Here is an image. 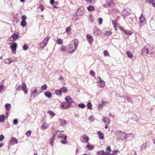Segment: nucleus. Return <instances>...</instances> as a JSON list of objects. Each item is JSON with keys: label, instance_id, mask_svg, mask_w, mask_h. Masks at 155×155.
I'll return each instance as SVG.
<instances>
[{"label": "nucleus", "instance_id": "8", "mask_svg": "<svg viewBox=\"0 0 155 155\" xmlns=\"http://www.w3.org/2000/svg\"><path fill=\"white\" fill-rule=\"evenodd\" d=\"M89 139L87 136L84 135L81 137V140L83 143H87Z\"/></svg>", "mask_w": 155, "mask_h": 155}, {"label": "nucleus", "instance_id": "41", "mask_svg": "<svg viewBox=\"0 0 155 155\" xmlns=\"http://www.w3.org/2000/svg\"><path fill=\"white\" fill-rule=\"evenodd\" d=\"M55 94L61 96L62 94L60 90H56L55 91Z\"/></svg>", "mask_w": 155, "mask_h": 155}, {"label": "nucleus", "instance_id": "15", "mask_svg": "<svg viewBox=\"0 0 155 155\" xmlns=\"http://www.w3.org/2000/svg\"><path fill=\"white\" fill-rule=\"evenodd\" d=\"M18 143V140L16 138L13 137L11 140L10 144L11 145H13L17 143Z\"/></svg>", "mask_w": 155, "mask_h": 155}, {"label": "nucleus", "instance_id": "58", "mask_svg": "<svg viewBox=\"0 0 155 155\" xmlns=\"http://www.w3.org/2000/svg\"><path fill=\"white\" fill-rule=\"evenodd\" d=\"M66 104L65 102H63L61 104V106L62 107H63L64 109V107H65V104Z\"/></svg>", "mask_w": 155, "mask_h": 155}, {"label": "nucleus", "instance_id": "7", "mask_svg": "<svg viewBox=\"0 0 155 155\" xmlns=\"http://www.w3.org/2000/svg\"><path fill=\"white\" fill-rule=\"evenodd\" d=\"M140 25L142 26L146 23V19L145 17L141 14L140 18Z\"/></svg>", "mask_w": 155, "mask_h": 155}, {"label": "nucleus", "instance_id": "40", "mask_svg": "<svg viewBox=\"0 0 155 155\" xmlns=\"http://www.w3.org/2000/svg\"><path fill=\"white\" fill-rule=\"evenodd\" d=\"M112 34L111 31H105L104 34L107 36L110 35Z\"/></svg>", "mask_w": 155, "mask_h": 155}, {"label": "nucleus", "instance_id": "17", "mask_svg": "<svg viewBox=\"0 0 155 155\" xmlns=\"http://www.w3.org/2000/svg\"><path fill=\"white\" fill-rule=\"evenodd\" d=\"M97 134L100 139L102 140L104 139V134L101 131H97Z\"/></svg>", "mask_w": 155, "mask_h": 155}, {"label": "nucleus", "instance_id": "46", "mask_svg": "<svg viewBox=\"0 0 155 155\" xmlns=\"http://www.w3.org/2000/svg\"><path fill=\"white\" fill-rule=\"evenodd\" d=\"M12 36L13 38V39H14L15 41L17 39L18 37V35L15 34H13L12 35Z\"/></svg>", "mask_w": 155, "mask_h": 155}, {"label": "nucleus", "instance_id": "25", "mask_svg": "<svg viewBox=\"0 0 155 155\" xmlns=\"http://www.w3.org/2000/svg\"><path fill=\"white\" fill-rule=\"evenodd\" d=\"M45 96L48 98H50L52 97L51 93L47 91L45 93Z\"/></svg>", "mask_w": 155, "mask_h": 155}, {"label": "nucleus", "instance_id": "34", "mask_svg": "<svg viewBox=\"0 0 155 155\" xmlns=\"http://www.w3.org/2000/svg\"><path fill=\"white\" fill-rule=\"evenodd\" d=\"M67 50L66 47L64 45H62L61 47V48L60 49V50L61 52H64L66 51Z\"/></svg>", "mask_w": 155, "mask_h": 155}, {"label": "nucleus", "instance_id": "59", "mask_svg": "<svg viewBox=\"0 0 155 155\" xmlns=\"http://www.w3.org/2000/svg\"><path fill=\"white\" fill-rule=\"evenodd\" d=\"M126 98L128 102L130 103H132V101L131 98L129 97H127Z\"/></svg>", "mask_w": 155, "mask_h": 155}, {"label": "nucleus", "instance_id": "35", "mask_svg": "<svg viewBox=\"0 0 155 155\" xmlns=\"http://www.w3.org/2000/svg\"><path fill=\"white\" fill-rule=\"evenodd\" d=\"M48 126V125L47 124H43L41 127V129L42 130H44Z\"/></svg>", "mask_w": 155, "mask_h": 155}, {"label": "nucleus", "instance_id": "28", "mask_svg": "<svg viewBox=\"0 0 155 155\" xmlns=\"http://www.w3.org/2000/svg\"><path fill=\"white\" fill-rule=\"evenodd\" d=\"M123 12L126 15H128L130 13L129 10L127 8H125L123 9Z\"/></svg>", "mask_w": 155, "mask_h": 155}, {"label": "nucleus", "instance_id": "60", "mask_svg": "<svg viewBox=\"0 0 155 155\" xmlns=\"http://www.w3.org/2000/svg\"><path fill=\"white\" fill-rule=\"evenodd\" d=\"M38 8H39V9H41V11H43L45 9L43 7L42 5H40L38 7Z\"/></svg>", "mask_w": 155, "mask_h": 155}, {"label": "nucleus", "instance_id": "47", "mask_svg": "<svg viewBox=\"0 0 155 155\" xmlns=\"http://www.w3.org/2000/svg\"><path fill=\"white\" fill-rule=\"evenodd\" d=\"M65 107H64V109H67L70 107L71 106V104L68 103H66L65 104Z\"/></svg>", "mask_w": 155, "mask_h": 155}, {"label": "nucleus", "instance_id": "38", "mask_svg": "<svg viewBox=\"0 0 155 155\" xmlns=\"http://www.w3.org/2000/svg\"><path fill=\"white\" fill-rule=\"evenodd\" d=\"M70 30L71 28L70 27H68L66 28V31L67 34H71V32Z\"/></svg>", "mask_w": 155, "mask_h": 155}, {"label": "nucleus", "instance_id": "24", "mask_svg": "<svg viewBox=\"0 0 155 155\" xmlns=\"http://www.w3.org/2000/svg\"><path fill=\"white\" fill-rule=\"evenodd\" d=\"M86 147L89 150H91L94 148L93 145H91L90 144H88L86 146Z\"/></svg>", "mask_w": 155, "mask_h": 155}, {"label": "nucleus", "instance_id": "45", "mask_svg": "<svg viewBox=\"0 0 155 155\" xmlns=\"http://www.w3.org/2000/svg\"><path fill=\"white\" fill-rule=\"evenodd\" d=\"M89 4H93L95 2V0H85Z\"/></svg>", "mask_w": 155, "mask_h": 155}, {"label": "nucleus", "instance_id": "36", "mask_svg": "<svg viewBox=\"0 0 155 155\" xmlns=\"http://www.w3.org/2000/svg\"><path fill=\"white\" fill-rule=\"evenodd\" d=\"M21 24L22 27H24L26 25V22L25 20H22Z\"/></svg>", "mask_w": 155, "mask_h": 155}, {"label": "nucleus", "instance_id": "64", "mask_svg": "<svg viewBox=\"0 0 155 155\" xmlns=\"http://www.w3.org/2000/svg\"><path fill=\"white\" fill-rule=\"evenodd\" d=\"M22 20H25L27 19L26 16L25 15H23L22 16Z\"/></svg>", "mask_w": 155, "mask_h": 155}, {"label": "nucleus", "instance_id": "42", "mask_svg": "<svg viewBox=\"0 0 155 155\" xmlns=\"http://www.w3.org/2000/svg\"><path fill=\"white\" fill-rule=\"evenodd\" d=\"M81 9H79V8L78 10H77V11H76V12L78 14V15H83L84 12V11L83 10H82V11L81 12V13H79V12L80 11H81Z\"/></svg>", "mask_w": 155, "mask_h": 155}, {"label": "nucleus", "instance_id": "21", "mask_svg": "<svg viewBox=\"0 0 155 155\" xmlns=\"http://www.w3.org/2000/svg\"><path fill=\"white\" fill-rule=\"evenodd\" d=\"M99 86L100 87H104L105 86V82L103 81L102 80L99 83V84H98Z\"/></svg>", "mask_w": 155, "mask_h": 155}, {"label": "nucleus", "instance_id": "37", "mask_svg": "<svg viewBox=\"0 0 155 155\" xmlns=\"http://www.w3.org/2000/svg\"><path fill=\"white\" fill-rule=\"evenodd\" d=\"M124 32L127 34L130 35L132 34V32L131 31L127 30H125L124 31Z\"/></svg>", "mask_w": 155, "mask_h": 155}, {"label": "nucleus", "instance_id": "32", "mask_svg": "<svg viewBox=\"0 0 155 155\" xmlns=\"http://www.w3.org/2000/svg\"><path fill=\"white\" fill-rule=\"evenodd\" d=\"M5 87L3 85V84H0V94L1 92H2L3 91H5Z\"/></svg>", "mask_w": 155, "mask_h": 155}, {"label": "nucleus", "instance_id": "55", "mask_svg": "<svg viewBox=\"0 0 155 155\" xmlns=\"http://www.w3.org/2000/svg\"><path fill=\"white\" fill-rule=\"evenodd\" d=\"M90 21L91 22H93L94 21V20L93 18V17L92 15H90V18H89Z\"/></svg>", "mask_w": 155, "mask_h": 155}, {"label": "nucleus", "instance_id": "23", "mask_svg": "<svg viewBox=\"0 0 155 155\" xmlns=\"http://www.w3.org/2000/svg\"><path fill=\"white\" fill-rule=\"evenodd\" d=\"M57 43L59 45H62L63 43V40L60 38H58L56 41Z\"/></svg>", "mask_w": 155, "mask_h": 155}, {"label": "nucleus", "instance_id": "29", "mask_svg": "<svg viewBox=\"0 0 155 155\" xmlns=\"http://www.w3.org/2000/svg\"><path fill=\"white\" fill-rule=\"evenodd\" d=\"M5 108L8 110H9L11 108V105L10 104L7 103L5 105Z\"/></svg>", "mask_w": 155, "mask_h": 155}, {"label": "nucleus", "instance_id": "19", "mask_svg": "<svg viewBox=\"0 0 155 155\" xmlns=\"http://www.w3.org/2000/svg\"><path fill=\"white\" fill-rule=\"evenodd\" d=\"M103 121L104 122L107 123L108 124H109L110 122V120L109 117H104L103 118Z\"/></svg>", "mask_w": 155, "mask_h": 155}, {"label": "nucleus", "instance_id": "62", "mask_svg": "<svg viewBox=\"0 0 155 155\" xmlns=\"http://www.w3.org/2000/svg\"><path fill=\"white\" fill-rule=\"evenodd\" d=\"M145 144L144 143L142 144L141 146V150H143L145 149Z\"/></svg>", "mask_w": 155, "mask_h": 155}, {"label": "nucleus", "instance_id": "53", "mask_svg": "<svg viewBox=\"0 0 155 155\" xmlns=\"http://www.w3.org/2000/svg\"><path fill=\"white\" fill-rule=\"evenodd\" d=\"M111 151V150L110 147L108 146L106 149V151H107V152H109V153Z\"/></svg>", "mask_w": 155, "mask_h": 155}, {"label": "nucleus", "instance_id": "48", "mask_svg": "<svg viewBox=\"0 0 155 155\" xmlns=\"http://www.w3.org/2000/svg\"><path fill=\"white\" fill-rule=\"evenodd\" d=\"M87 108L90 110L92 109V105L91 102H89L87 104Z\"/></svg>", "mask_w": 155, "mask_h": 155}, {"label": "nucleus", "instance_id": "33", "mask_svg": "<svg viewBox=\"0 0 155 155\" xmlns=\"http://www.w3.org/2000/svg\"><path fill=\"white\" fill-rule=\"evenodd\" d=\"M48 113L52 117H53L55 115V113L51 110L48 111Z\"/></svg>", "mask_w": 155, "mask_h": 155}, {"label": "nucleus", "instance_id": "52", "mask_svg": "<svg viewBox=\"0 0 155 155\" xmlns=\"http://www.w3.org/2000/svg\"><path fill=\"white\" fill-rule=\"evenodd\" d=\"M98 21L99 24L100 25H101L102 24V21H103L102 18H99L98 19Z\"/></svg>", "mask_w": 155, "mask_h": 155}, {"label": "nucleus", "instance_id": "39", "mask_svg": "<svg viewBox=\"0 0 155 155\" xmlns=\"http://www.w3.org/2000/svg\"><path fill=\"white\" fill-rule=\"evenodd\" d=\"M78 106L79 108H84L86 106L83 103H81L78 104Z\"/></svg>", "mask_w": 155, "mask_h": 155}, {"label": "nucleus", "instance_id": "31", "mask_svg": "<svg viewBox=\"0 0 155 155\" xmlns=\"http://www.w3.org/2000/svg\"><path fill=\"white\" fill-rule=\"evenodd\" d=\"M126 54L127 55L129 58H133V55L132 54V53L130 51H127L126 52Z\"/></svg>", "mask_w": 155, "mask_h": 155}, {"label": "nucleus", "instance_id": "27", "mask_svg": "<svg viewBox=\"0 0 155 155\" xmlns=\"http://www.w3.org/2000/svg\"><path fill=\"white\" fill-rule=\"evenodd\" d=\"M5 119V116L3 114H2L0 116V122H3L4 121Z\"/></svg>", "mask_w": 155, "mask_h": 155}, {"label": "nucleus", "instance_id": "12", "mask_svg": "<svg viewBox=\"0 0 155 155\" xmlns=\"http://www.w3.org/2000/svg\"><path fill=\"white\" fill-rule=\"evenodd\" d=\"M65 100L66 101L67 103L70 104L74 102V101L71 98L68 96H67L66 97Z\"/></svg>", "mask_w": 155, "mask_h": 155}, {"label": "nucleus", "instance_id": "1", "mask_svg": "<svg viewBox=\"0 0 155 155\" xmlns=\"http://www.w3.org/2000/svg\"><path fill=\"white\" fill-rule=\"evenodd\" d=\"M117 134L119 136L118 140H123L126 138H128L129 136L131 137L130 140H133L134 138V134L132 133L127 134L126 133L121 131H117Z\"/></svg>", "mask_w": 155, "mask_h": 155}, {"label": "nucleus", "instance_id": "57", "mask_svg": "<svg viewBox=\"0 0 155 155\" xmlns=\"http://www.w3.org/2000/svg\"><path fill=\"white\" fill-rule=\"evenodd\" d=\"M117 21L115 20H113L112 21V23L113 25H117Z\"/></svg>", "mask_w": 155, "mask_h": 155}, {"label": "nucleus", "instance_id": "16", "mask_svg": "<svg viewBox=\"0 0 155 155\" xmlns=\"http://www.w3.org/2000/svg\"><path fill=\"white\" fill-rule=\"evenodd\" d=\"M58 138H61L62 140H66L67 138V136L65 135L64 134H58Z\"/></svg>", "mask_w": 155, "mask_h": 155}, {"label": "nucleus", "instance_id": "3", "mask_svg": "<svg viewBox=\"0 0 155 155\" xmlns=\"http://www.w3.org/2000/svg\"><path fill=\"white\" fill-rule=\"evenodd\" d=\"M16 89L18 91H21L22 90L25 94L28 93V90L27 86L25 83H23L21 85H19L17 87Z\"/></svg>", "mask_w": 155, "mask_h": 155}, {"label": "nucleus", "instance_id": "50", "mask_svg": "<svg viewBox=\"0 0 155 155\" xmlns=\"http://www.w3.org/2000/svg\"><path fill=\"white\" fill-rule=\"evenodd\" d=\"M103 53L105 56H109V54L107 50H104L103 52Z\"/></svg>", "mask_w": 155, "mask_h": 155}, {"label": "nucleus", "instance_id": "26", "mask_svg": "<svg viewBox=\"0 0 155 155\" xmlns=\"http://www.w3.org/2000/svg\"><path fill=\"white\" fill-rule=\"evenodd\" d=\"M60 90L61 91V93H65L67 91V88L66 87H63L61 88Z\"/></svg>", "mask_w": 155, "mask_h": 155}, {"label": "nucleus", "instance_id": "13", "mask_svg": "<svg viewBox=\"0 0 155 155\" xmlns=\"http://www.w3.org/2000/svg\"><path fill=\"white\" fill-rule=\"evenodd\" d=\"M109 152H107L106 151L105 152H104L103 150L98 151L97 153V155H108Z\"/></svg>", "mask_w": 155, "mask_h": 155}, {"label": "nucleus", "instance_id": "30", "mask_svg": "<svg viewBox=\"0 0 155 155\" xmlns=\"http://www.w3.org/2000/svg\"><path fill=\"white\" fill-rule=\"evenodd\" d=\"M150 53L151 54V56L154 57L155 56V48H152L150 51Z\"/></svg>", "mask_w": 155, "mask_h": 155}, {"label": "nucleus", "instance_id": "14", "mask_svg": "<svg viewBox=\"0 0 155 155\" xmlns=\"http://www.w3.org/2000/svg\"><path fill=\"white\" fill-rule=\"evenodd\" d=\"M106 2L107 7H110L114 4V0H106Z\"/></svg>", "mask_w": 155, "mask_h": 155}, {"label": "nucleus", "instance_id": "5", "mask_svg": "<svg viewBox=\"0 0 155 155\" xmlns=\"http://www.w3.org/2000/svg\"><path fill=\"white\" fill-rule=\"evenodd\" d=\"M50 38V37L48 36L40 44V48H44L45 47Z\"/></svg>", "mask_w": 155, "mask_h": 155}, {"label": "nucleus", "instance_id": "56", "mask_svg": "<svg viewBox=\"0 0 155 155\" xmlns=\"http://www.w3.org/2000/svg\"><path fill=\"white\" fill-rule=\"evenodd\" d=\"M4 136L3 135H1L0 136V141H2L4 139Z\"/></svg>", "mask_w": 155, "mask_h": 155}, {"label": "nucleus", "instance_id": "2", "mask_svg": "<svg viewBox=\"0 0 155 155\" xmlns=\"http://www.w3.org/2000/svg\"><path fill=\"white\" fill-rule=\"evenodd\" d=\"M78 45V41L77 39H74L69 45L68 48V53H73L76 49Z\"/></svg>", "mask_w": 155, "mask_h": 155}, {"label": "nucleus", "instance_id": "18", "mask_svg": "<svg viewBox=\"0 0 155 155\" xmlns=\"http://www.w3.org/2000/svg\"><path fill=\"white\" fill-rule=\"evenodd\" d=\"M145 2L151 4L155 7V1L154 0H146L145 1Z\"/></svg>", "mask_w": 155, "mask_h": 155}, {"label": "nucleus", "instance_id": "9", "mask_svg": "<svg viewBox=\"0 0 155 155\" xmlns=\"http://www.w3.org/2000/svg\"><path fill=\"white\" fill-rule=\"evenodd\" d=\"M17 47V44L16 43L12 44L11 46V48L12 53L15 54L16 52V49Z\"/></svg>", "mask_w": 155, "mask_h": 155}, {"label": "nucleus", "instance_id": "54", "mask_svg": "<svg viewBox=\"0 0 155 155\" xmlns=\"http://www.w3.org/2000/svg\"><path fill=\"white\" fill-rule=\"evenodd\" d=\"M31 134V130H29L28 131H27L26 133V135L28 137H29Z\"/></svg>", "mask_w": 155, "mask_h": 155}, {"label": "nucleus", "instance_id": "4", "mask_svg": "<svg viewBox=\"0 0 155 155\" xmlns=\"http://www.w3.org/2000/svg\"><path fill=\"white\" fill-rule=\"evenodd\" d=\"M38 87H34L32 88L31 91V96H33L34 97H36L41 92V91H38Z\"/></svg>", "mask_w": 155, "mask_h": 155}, {"label": "nucleus", "instance_id": "22", "mask_svg": "<svg viewBox=\"0 0 155 155\" xmlns=\"http://www.w3.org/2000/svg\"><path fill=\"white\" fill-rule=\"evenodd\" d=\"M87 9L90 11H93L95 10L94 7L91 5H90L87 7Z\"/></svg>", "mask_w": 155, "mask_h": 155}, {"label": "nucleus", "instance_id": "49", "mask_svg": "<svg viewBox=\"0 0 155 155\" xmlns=\"http://www.w3.org/2000/svg\"><path fill=\"white\" fill-rule=\"evenodd\" d=\"M28 48V46L26 44H25L23 46V49L24 50H26Z\"/></svg>", "mask_w": 155, "mask_h": 155}, {"label": "nucleus", "instance_id": "63", "mask_svg": "<svg viewBox=\"0 0 155 155\" xmlns=\"http://www.w3.org/2000/svg\"><path fill=\"white\" fill-rule=\"evenodd\" d=\"M90 74L92 76H94L95 75V73L92 71H90Z\"/></svg>", "mask_w": 155, "mask_h": 155}, {"label": "nucleus", "instance_id": "51", "mask_svg": "<svg viewBox=\"0 0 155 155\" xmlns=\"http://www.w3.org/2000/svg\"><path fill=\"white\" fill-rule=\"evenodd\" d=\"M88 120L91 122L94 121V117L92 115H91L88 118Z\"/></svg>", "mask_w": 155, "mask_h": 155}, {"label": "nucleus", "instance_id": "11", "mask_svg": "<svg viewBox=\"0 0 155 155\" xmlns=\"http://www.w3.org/2000/svg\"><path fill=\"white\" fill-rule=\"evenodd\" d=\"M93 31L94 36H98L99 35L101 34L100 30L96 27L94 28L93 29Z\"/></svg>", "mask_w": 155, "mask_h": 155}, {"label": "nucleus", "instance_id": "44", "mask_svg": "<svg viewBox=\"0 0 155 155\" xmlns=\"http://www.w3.org/2000/svg\"><path fill=\"white\" fill-rule=\"evenodd\" d=\"M54 140V137H53L51 138V139L50 140V144L51 146L53 145V143Z\"/></svg>", "mask_w": 155, "mask_h": 155}, {"label": "nucleus", "instance_id": "10", "mask_svg": "<svg viewBox=\"0 0 155 155\" xmlns=\"http://www.w3.org/2000/svg\"><path fill=\"white\" fill-rule=\"evenodd\" d=\"M86 38L89 44H91L92 43L94 39L93 37L91 35L87 34V35Z\"/></svg>", "mask_w": 155, "mask_h": 155}, {"label": "nucleus", "instance_id": "61", "mask_svg": "<svg viewBox=\"0 0 155 155\" xmlns=\"http://www.w3.org/2000/svg\"><path fill=\"white\" fill-rule=\"evenodd\" d=\"M8 40L9 41H15L14 39H13V38L12 37V36L10 37L8 39Z\"/></svg>", "mask_w": 155, "mask_h": 155}, {"label": "nucleus", "instance_id": "43", "mask_svg": "<svg viewBox=\"0 0 155 155\" xmlns=\"http://www.w3.org/2000/svg\"><path fill=\"white\" fill-rule=\"evenodd\" d=\"M47 85H46L45 84H44L41 87V90L42 91L46 90L47 89Z\"/></svg>", "mask_w": 155, "mask_h": 155}, {"label": "nucleus", "instance_id": "6", "mask_svg": "<svg viewBox=\"0 0 155 155\" xmlns=\"http://www.w3.org/2000/svg\"><path fill=\"white\" fill-rule=\"evenodd\" d=\"M148 46L146 45L141 50V54L143 55H146L149 53Z\"/></svg>", "mask_w": 155, "mask_h": 155}, {"label": "nucleus", "instance_id": "20", "mask_svg": "<svg viewBox=\"0 0 155 155\" xmlns=\"http://www.w3.org/2000/svg\"><path fill=\"white\" fill-rule=\"evenodd\" d=\"M67 121L63 119H61L60 120V124L62 126H64L67 124Z\"/></svg>", "mask_w": 155, "mask_h": 155}]
</instances>
